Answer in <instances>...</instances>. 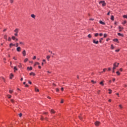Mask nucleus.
<instances>
[{"mask_svg":"<svg viewBox=\"0 0 127 127\" xmlns=\"http://www.w3.org/2000/svg\"><path fill=\"white\" fill-rule=\"evenodd\" d=\"M14 35L15 36H18V32H19V28H16L14 29Z\"/></svg>","mask_w":127,"mask_h":127,"instance_id":"obj_1","label":"nucleus"},{"mask_svg":"<svg viewBox=\"0 0 127 127\" xmlns=\"http://www.w3.org/2000/svg\"><path fill=\"white\" fill-rule=\"evenodd\" d=\"M99 4H102V6H103V7L107 5V3H106V1H105V0L100 1L99 2Z\"/></svg>","mask_w":127,"mask_h":127,"instance_id":"obj_2","label":"nucleus"},{"mask_svg":"<svg viewBox=\"0 0 127 127\" xmlns=\"http://www.w3.org/2000/svg\"><path fill=\"white\" fill-rule=\"evenodd\" d=\"M119 65H120V63H117V62L113 64V69L116 70V69L119 67Z\"/></svg>","mask_w":127,"mask_h":127,"instance_id":"obj_3","label":"nucleus"},{"mask_svg":"<svg viewBox=\"0 0 127 127\" xmlns=\"http://www.w3.org/2000/svg\"><path fill=\"white\" fill-rule=\"evenodd\" d=\"M11 38L12 39V40L15 41V42L16 41H18V39H17L16 37H15V36H13L11 37Z\"/></svg>","mask_w":127,"mask_h":127,"instance_id":"obj_4","label":"nucleus"},{"mask_svg":"<svg viewBox=\"0 0 127 127\" xmlns=\"http://www.w3.org/2000/svg\"><path fill=\"white\" fill-rule=\"evenodd\" d=\"M22 54L24 57H25V56H26V51L25 50H23L22 52Z\"/></svg>","mask_w":127,"mask_h":127,"instance_id":"obj_5","label":"nucleus"},{"mask_svg":"<svg viewBox=\"0 0 127 127\" xmlns=\"http://www.w3.org/2000/svg\"><path fill=\"white\" fill-rule=\"evenodd\" d=\"M17 52H21V48L20 47H17L16 48Z\"/></svg>","mask_w":127,"mask_h":127,"instance_id":"obj_6","label":"nucleus"},{"mask_svg":"<svg viewBox=\"0 0 127 127\" xmlns=\"http://www.w3.org/2000/svg\"><path fill=\"white\" fill-rule=\"evenodd\" d=\"M93 43L94 44H99V41H96V39H94L93 40Z\"/></svg>","mask_w":127,"mask_h":127,"instance_id":"obj_7","label":"nucleus"},{"mask_svg":"<svg viewBox=\"0 0 127 127\" xmlns=\"http://www.w3.org/2000/svg\"><path fill=\"white\" fill-rule=\"evenodd\" d=\"M9 48H12V47H13V46H15V44H13L12 43H11L9 45Z\"/></svg>","mask_w":127,"mask_h":127,"instance_id":"obj_8","label":"nucleus"},{"mask_svg":"<svg viewBox=\"0 0 127 127\" xmlns=\"http://www.w3.org/2000/svg\"><path fill=\"white\" fill-rule=\"evenodd\" d=\"M95 126H96V127H99L100 126V122L99 121H96L95 123Z\"/></svg>","mask_w":127,"mask_h":127,"instance_id":"obj_9","label":"nucleus"},{"mask_svg":"<svg viewBox=\"0 0 127 127\" xmlns=\"http://www.w3.org/2000/svg\"><path fill=\"white\" fill-rule=\"evenodd\" d=\"M13 77H14L13 73H10V75H9V79H10V80H11V79H12V78H13Z\"/></svg>","mask_w":127,"mask_h":127,"instance_id":"obj_10","label":"nucleus"},{"mask_svg":"<svg viewBox=\"0 0 127 127\" xmlns=\"http://www.w3.org/2000/svg\"><path fill=\"white\" fill-rule=\"evenodd\" d=\"M119 29L120 32H121L122 31V30H123L124 27H121V26H119Z\"/></svg>","mask_w":127,"mask_h":127,"instance_id":"obj_11","label":"nucleus"},{"mask_svg":"<svg viewBox=\"0 0 127 127\" xmlns=\"http://www.w3.org/2000/svg\"><path fill=\"white\" fill-rule=\"evenodd\" d=\"M99 23L100 24H102V25H106V23L103 22L102 20L99 21Z\"/></svg>","mask_w":127,"mask_h":127,"instance_id":"obj_12","label":"nucleus"},{"mask_svg":"<svg viewBox=\"0 0 127 127\" xmlns=\"http://www.w3.org/2000/svg\"><path fill=\"white\" fill-rule=\"evenodd\" d=\"M31 17H32V18H34V19H35L36 16L34 14H32L31 15Z\"/></svg>","mask_w":127,"mask_h":127,"instance_id":"obj_13","label":"nucleus"},{"mask_svg":"<svg viewBox=\"0 0 127 127\" xmlns=\"http://www.w3.org/2000/svg\"><path fill=\"white\" fill-rule=\"evenodd\" d=\"M27 70H29V71H31L32 70V66H28L27 68Z\"/></svg>","mask_w":127,"mask_h":127,"instance_id":"obj_14","label":"nucleus"},{"mask_svg":"<svg viewBox=\"0 0 127 127\" xmlns=\"http://www.w3.org/2000/svg\"><path fill=\"white\" fill-rule=\"evenodd\" d=\"M14 72H16V71H17V70H18V69H17V67L16 66H14Z\"/></svg>","mask_w":127,"mask_h":127,"instance_id":"obj_15","label":"nucleus"},{"mask_svg":"<svg viewBox=\"0 0 127 127\" xmlns=\"http://www.w3.org/2000/svg\"><path fill=\"white\" fill-rule=\"evenodd\" d=\"M18 67L19 68H22V64L20 63H19V65H18Z\"/></svg>","mask_w":127,"mask_h":127,"instance_id":"obj_16","label":"nucleus"},{"mask_svg":"<svg viewBox=\"0 0 127 127\" xmlns=\"http://www.w3.org/2000/svg\"><path fill=\"white\" fill-rule=\"evenodd\" d=\"M113 41H114V42H117V43H119V40L118 39H114L113 40Z\"/></svg>","mask_w":127,"mask_h":127,"instance_id":"obj_17","label":"nucleus"},{"mask_svg":"<svg viewBox=\"0 0 127 127\" xmlns=\"http://www.w3.org/2000/svg\"><path fill=\"white\" fill-rule=\"evenodd\" d=\"M37 65H40V64L38 62H35L34 64V66L35 67V66H36Z\"/></svg>","mask_w":127,"mask_h":127,"instance_id":"obj_18","label":"nucleus"},{"mask_svg":"<svg viewBox=\"0 0 127 127\" xmlns=\"http://www.w3.org/2000/svg\"><path fill=\"white\" fill-rule=\"evenodd\" d=\"M6 97L8 98V99H11V95H10V94H7Z\"/></svg>","mask_w":127,"mask_h":127,"instance_id":"obj_19","label":"nucleus"},{"mask_svg":"<svg viewBox=\"0 0 127 127\" xmlns=\"http://www.w3.org/2000/svg\"><path fill=\"white\" fill-rule=\"evenodd\" d=\"M118 35L119 36H122V37H124V34H121V33H118Z\"/></svg>","mask_w":127,"mask_h":127,"instance_id":"obj_20","label":"nucleus"},{"mask_svg":"<svg viewBox=\"0 0 127 127\" xmlns=\"http://www.w3.org/2000/svg\"><path fill=\"white\" fill-rule=\"evenodd\" d=\"M126 23H127V20H124L122 22V24H123V25H125Z\"/></svg>","mask_w":127,"mask_h":127,"instance_id":"obj_21","label":"nucleus"},{"mask_svg":"<svg viewBox=\"0 0 127 127\" xmlns=\"http://www.w3.org/2000/svg\"><path fill=\"white\" fill-rule=\"evenodd\" d=\"M30 76H35V73L34 72H31L29 74Z\"/></svg>","mask_w":127,"mask_h":127,"instance_id":"obj_22","label":"nucleus"},{"mask_svg":"<svg viewBox=\"0 0 127 127\" xmlns=\"http://www.w3.org/2000/svg\"><path fill=\"white\" fill-rule=\"evenodd\" d=\"M55 111H54V110H53V109H52L51 110V114H55Z\"/></svg>","mask_w":127,"mask_h":127,"instance_id":"obj_23","label":"nucleus"},{"mask_svg":"<svg viewBox=\"0 0 127 127\" xmlns=\"http://www.w3.org/2000/svg\"><path fill=\"white\" fill-rule=\"evenodd\" d=\"M104 82H105V81H102L100 82V84L101 85V86H104Z\"/></svg>","mask_w":127,"mask_h":127,"instance_id":"obj_24","label":"nucleus"},{"mask_svg":"<svg viewBox=\"0 0 127 127\" xmlns=\"http://www.w3.org/2000/svg\"><path fill=\"white\" fill-rule=\"evenodd\" d=\"M9 94H12L13 93V90H9Z\"/></svg>","mask_w":127,"mask_h":127,"instance_id":"obj_25","label":"nucleus"},{"mask_svg":"<svg viewBox=\"0 0 127 127\" xmlns=\"http://www.w3.org/2000/svg\"><path fill=\"white\" fill-rule=\"evenodd\" d=\"M111 49H112V50L115 49V47H114V45H111Z\"/></svg>","mask_w":127,"mask_h":127,"instance_id":"obj_26","label":"nucleus"},{"mask_svg":"<svg viewBox=\"0 0 127 127\" xmlns=\"http://www.w3.org/2000/svg\"><path fill=\"white\" fill-rule=\"evenodd\" d=\"M10 102H11V103H12V104H14V100L13 99H10Z\"/></svg>","mask_w":127,"mask_h":127,"instance_id":"obj_27","label":"nucleus"},{"mask_svg":"<svg viewBox=\"0 0 127 127\" xmlns=\"http://www.w3.org/2000/svg\"><path fill=\"white\" fill-rule=\"evenodd\" d=\"M4 39H5V40H7V35H4Z\"/></svg>","mask_w":127,"mask_h":127,"instance_id":"obj_28","label":"nucleus"},{"mask_svg":"<svg viewBox=\"0 0 127 127\" xmlns=\"http://www.w3.org/2000/svg\"><path fill=\"white\" fill-rule=\"evenodd\" d=\"M111 20H114L115 17H114V15L111 16Z\"/></svg>","mask_w":127,"mask_h":127,"instance_id":"obj_29","label":"nucleus"},{"mask_svg":"<svg viewBox=\"0 0 127 127\" xmlns=\"http://www.w3.org/2000/svg\"><path fill=\"white\" fill-rule=\"evenodd\" d=\"M108 36V34H107L106 33L104 34V38H106Z\"/></svg>","mask_w":127,"mask_h":127,"instance_id":"obj_30","label":"nucleus"},{"mask_svg":"<svg viewBox=\"0 0 127 127\" xmlns=\"http://www.w3.org/2000/svg\"><path fill=\"white\" fill-rule=\"evenodd\" d=\"M27 61H28V59L27 58H26L24 60V63H26V62H27Z\"/></svg>","mask_w":127,"mask_h":127,"instance_id":"obj_31","label":"nucleus"},{"mask_svg":"<svg viewBox=\"0 0 127 127\" xmlns=\"http://www.w3.org/2000/svg\"><path fill=\"white\" fill-rule=\"evenodd\" d=\"M123 18H126L127 19V15H124L123 16Z\"/></svg>","mask_w":127,"mask_h":127,"instance_id":"obj_32","label":"nucleus"},{"mask_svg":"<svg viewBox=\"0 0 127 127\" xmlns=\"http://www.w3.org/2000/svg\"><path fill=\"white\" fill-rule=\"evenodd\" d=\"M35 92H39V89H38V88H37V87H36L35 88Z\"/></svg>","mask_w":127,"mask_h":127,"instance_id":"obj_33","label":"nucleus"},{"mask_svg":"<svg viewBox=\"0 0 127 127\" xmlns=\"http://www.w3.org/2000/svg\"><path fill=\"white\" fill-rule=\"evenodd\" d=\"M50 56H47V59L48 60V61H49V59H50Z\"/></svg>","mask_w":127,"mask_h":127,"instance_id":"obj_34","label":"nucleus"},{"mask_svg":"<svg viewBox=\"0 0 127 127\" xmlns=\"http://www.w3.org/2000/svg\"><path fill=\"white\" fill-rule=\"evenodd\" d=\"M116 74H117L118 76H120L121 75V73H120V71H119L116 72Z\"/></svg>","mask_w":127,"mask_h":127,"instance_id":"obj_35","label":"nucleus"},{"mask_svg":"<svg viewBox=\"0 0 127 127\" xmlns=\"http://www.w3.org/2000/svg\"><path fill=\"white\" fill-rule=\"evenodd\" d=\"M19 44H20L21 45H24V42H19Z\"/></svg>","mask_w":127,"mask_h":127,"instance_id":"obj_36","label":"nucleus"},{"mask_svg":"<svg viewBox=\"0 0 127 127\" xmlns=\"http://www.w3.org/2000/svg\"><path fill=\"white\" fill-rule=\"evenodd\" d=\"M87 37L88 38H92V35L90 34H88Z\"/></svg>","mask_w":127,"mask_h":127,"instance_id":"obj_37","label":"nucleus"},{"mask_svg":"<svg viewBox=\"0 0 127 127\" xmlns=\"http://www.w3.org/2000/svg\"><path fill=\"white\" fill-rule=\"evenodd\" d=\"M13 59L16 61V60H17V58H16V57H13Z\"/></svg>","mask_w":127,"mask_h":127,"instance_id":"obj_38","label":"nucleus"},{"mask_svg":"<svg viewBox=\"0 0 127 127\" xmlns=\"http://www.w3.org/2000/svg\"><path fill=\"white\" fill-rule=\"evenodd\" d=\"M99 36V33H95V34H94V36L95 37H98Z\"/></svg>","mask_w":127,"mask_h":127,"instance_id":"obj_39","label":"nucleus"},{"mask_svg":"<svg viewBox=\"0 0 127 127\" xmlns=\"http://www.w3.org/2000/svg\"><path fill=\"white\" fill-rule=\"evenodd\" d=\"M106 71H107V68H104L103 69V71H102L101 72V73H103V72H106Z\"/></svg>","mask_w":127,"mask_h":127,"instance_id":"obj_40","label":"nucleus"},{"mask_svg":"<svg viewBox=\"0 0 127 127\" xmlns=\"http://www.w3.org/2000/svg\"><path fill=\"white\" fill-rule=\"evenodd\" d=\"M109 91V94H112V92H113V91L111 89H109L108 90Z\"/></svg>","mask_w":127,"mask_h":127,"instance_id":"obj_41","label":"nucleus"},{"mask_svg":"<svg viewBox=\"0 0 127 127\" xmlns=\"http://www.w3.org/2000/svg\"><path fill=\"white\" fill-rule=\"evenodd\" d=\"M104 39L103 38H101L100 39L99 42L100 43H102V40H103Z\"/></svg>","mask_w":127,"mask_h":127,"instance_id":"obj_42","label":"nucleus"},{"mask_svg":"<svg viewBox=\"0 0 127 127\" xmlns=\"http://www.w3.org/2000/svg\"><path fill=\"white\" fill-rule=\"evenodd\" d=\"M14 0H10V3H13Z\"/></svg>","mask_w":127,"mask_h":127,"instance_id":"obj_43","label":"nucleus"},{"mask_svg":"<svg viewBox=\"0 0 127 127\" xmlns=\"http://www.w3.org/2000/svg\"><path fill=\"white\" fill-rule=\"evenodd\" d=\"M91 83H93V84H96V83H97V82H96L94 80H91Z\"/></svg>","mask_w":127,"mask_h":127,"instance_id":"obj_44","label":"nucleus"},{"mask_svg":"<svg viewBox=\"0 0 127 127\" xmlns=\"http://www.w3.org/2000/svg\"><path fill=\"white\" fill-rule=\"evenodd\" d=\"M8 41H11V38L10 37H9L8 38Z\"/></svg>","mask_w":127,"mask_h":127,"instance_id":"obj_45","label":"nucleus"},{"mask_svg":"<svg viewBox=\"0 0 127 127\" xmlns=\"http://www.w3.org/2000/svg\"><path fill=\"white\" fill-rule=\"evenodd\" d=\"M42 61H43V62H44V63L45 64H46V60H43Z\"/></svg>","mask_w":127,"mask_h":127,"instance_id":"obj_46","label":"nucleus"},{"mask_svg":"<svg viewBox=\"0 0 127 127\" xmlns=\"http://www.w3.org/2000/svg\"><path fill=\"white\" fill-rule=\"evenodd\" d=\"M63 103H64V100H63V99H62L61 101V104H63Z\"/></svg>","mask_w":127,"mask_h":127,"instance_id":"obj_47","label":"nucleus"},{"mask_svg":"<svg viewBox=\"0 0 127 127\" xmlns=\"http://www.w3.org/2000/svg\"><path fill=\"white\" fill-rule=\"evenodd\" d=\"M56 91L57 93H58V92H59V88H56Z\"/></svg>","mask_w":127,"mask_h":127,"instance_id":"obj_48","label":"nucleus"},{"mask_svg":"<svg viewBox=\"0 0 127 127\" xmlns=\"http://www.w3.org/2000/svg\"><path fill=\"white\" fill-rule=\"evenodd\" d=\"M119 108L120 109H123V106H122V105H119Z\"/></svg>","mask_w":127,"mask_h":127,"instance_id":"obj_49","label":"nucleus"},{"mask_svg":"<svg viewBox=\"0 0 127 127\" xmlns=\"http://www.w3.org/2000/svg\"><path fill=\"white\" fill-rule=\"evenodd\" d=\"M36 59V56H34V57L33 58V60H35Z\"/></svg>","mask_w":127,"mask_h":127,"instance_id":"obj_50","label":"nucleus"},{"mask_svg":"<svg viewBox=\"0 0 127 127\" xmlns=\"http://www.w3.org/2000/svg\"><path fill=\"white\" fill-rule=\"evenodd\" d=\"M116 52H120V49H117L115 50Z\"/></svg>","mask_w":127,"mask_h":127,"instance_id":"obj_51","label":"nucleus"},{"mask_svg":"<svg viewBox=\"0 0 127 127\" xmlns=\"http://www.w3.org/2000/svg\"><path fill=\"white\" fill-rule=\"evenodd\" d=\"M25 87H26V88L28 87H29L28 84H25Z\"/></svg>","mask_w":127,"mask_h":127,"instance_id":"obj_52","label":"nucleus"},{"mask_svg":"<svg viewBox=\"0 0 127 127\" xmlns=\"http://www.w3.org/2000/svg\"><path fill=\"white\" fill-rule=\"evenodd\" d=\"M110 38H108L107 39H106V41H110Z\"/></svg>","mask_w":127,"mask_h":127,"instance_id":"obj_53","label":"nucleus"},{"mask_svg":"<svg viewBox=\"0 0 127 127\" xmlns=\"http://www.w3.org/2000/svg\"><path fill=\"white\" fill-rule=\"evenodd\" d=\"M6 30H7V29H4L3 30V32H5V31H6Z\"/></svg>","mask_w":127,"mask_h":127,"instance_id":"obj_54","label":"nucleus"},{"mask_svg":"<svg viewBox=\"0 0 127 127\" xmlns=\"http://www.w3.org/2000/svg\"><path fill=\"white\" fill-rule=\"evenodd\" d=\"M28 83H29V84H30V85H31L32 84V82H31V81H28Z\"/></svg>","mask_w":127,"mask_h":127,"instance_id":"obj_55","label":"nucleus"},{"mask_svg":"<svg viewBox=\"0 0 127 127\" xmlns=\"http://www.w3.org/2000/svg\"><path fill=\"white\" fill-rule=\"evenodd\" d=\"M99 35V36H103V33H100Z\"/></svg>","mask_w":127,"mask_h":127,"instance_id":"obj_56","label":"nucleus"},{"mask_svg":"<svg viewBox=\"0 0 127 127\" xmlns=\"http://www.w3.org/2000/svg\"><path fill=\"white\" fill-rule=\"evenodd\" d=\"M19 116L20 117H22V114L20 113V114H19Z\"/></svg>","mask_w":127,"mask_h":127,"instance_id":"obj_57","label":"nucleus"},{"mask_svg":"<svg viewBox=\"0 0 127 127\" xmlns=\"http://www.w3.org/2000/svg\"><path fill=\"white\" fill-rule=\"evenodd\" d=\"M61 91H62V92H63V91H64V88L63 87L61 88Z\"/></svg>","mask_w":127,"mask_h":127,"instance_id":"obj_58","label":"nucleus"},{"mask_svg":"<svg viewBox=\"0 0 127 127\" xmlns=\"http://www.w3.org/2000/svg\"><path fill=\"white\" fill-rule=\"evenodd\" d=\"M44 115H48V112H44Z\"/></svg>","mask_w":127,"mask_h":127,"instance_id":"obj_59","label":"nucleus"},{"mask_svg":"<svg viewBox=\"0 0 127 127\" xmlns=\"http://www.w3.org/2000/svg\"><path fill=\"white\" fill-rule=\"evenodd\" d=\"M18 45H19L18 43H16V47L17 48L18 47Z\"/></svg>","mask_w":127,"mask_h":127,"instance_id":"obj_60","label":"nucleus"},{"mask_svg":"<svg viewBox=\"0 0 127 127\" xmlns=\"http://www.w3.org/2000/svg\"><path fill=\"white\" fill-rule=\"evenodd\" d=\"M120 71H121V72H122L123 71V68H121L120 69Z\"/></svg>","mask_w":127,"mask_h":127,"instance_id":"obj_61","label":"nucleus"},{"mask_svg":"<svg viewBox=\"0 0 127 127\" xmlns=\"http://www.w3.org/2000/svg\"><path fill=\"white\" fill-rule=\"evenodd\" d=\"M89 20L93 21L94 20V18H90V19H89Z\"/></svg>","mask_w":127,"mask_h":127,"instance_id":"obj_62","label":"nucleus"},{"mask_svg":"<svg viewBox=\"0 0 127 127\" xmlns=\"http://www.w3.org/2000/svg\"><path fill=\"white\" fill-rule=\"evenodd\" d=\"M111 67H109V68H108V71H111Z\"/></svg>","mask_w":127,"mask_h":127,"instance_id":"obj_63","label":"nucleus"},{"mask_svg":"<svg viewBox=\"0 0 127 127\" xmlns=\"http://www.w3.org/2000/svg\"><path fill=\"white\" fill-rule=\"evenodd\" d=\"M110 12L109 11V12H108V13H107V15H110Z\"/></svg>","mask_w":127,"mask_h":127,"instance_id":"obj_64","label":"nucleus"}]
</instances>
